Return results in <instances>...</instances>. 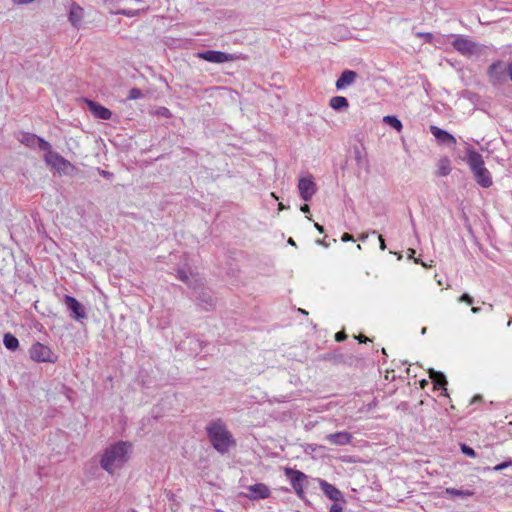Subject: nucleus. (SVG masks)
Listing matches in <instances>:
<instances>
[{
	"instance_id": "obj_2",
	"label": "nucleus",
	"mask_w": 512,
	"mask_h": 512,
	"mask_svg": "<svg viewBox=\"0 0 512 512\" xmlns=\"http://www.w3.org/2000/svg\"><path fill=\"white\" fill-rule=\"evenodd\" d=\"M206 431L212 446L219 453L224 454L228 452L231 447L235 446L232 434L227 430L221 420L211 422L206 427Z\"/></svg>"
},
{
	"instance_id": "obj_27",
	"label": "nucleus",
	"mask_w": 512,
	"mask_h": 512,
	"mask_svg": "<svg viewBox=\"0 0 512 512\" xmlns=\"http://www.w3.org/2000/svg\"><path fill=\"white\" fill-rule=\"evenodd\" d=\"M36 146H38L40 150L44 151L45 154H49V153H53L54 152L52 150L51 144L49 142H47L46 140H44L43 138H41V137H38V141L36 143Z\"/></svg>"
},
{
	"instance_id": "obj_13",
	"label": "nucleus",
	"mask_w": 512,
	"mask_h": 512,
	"mask_svg": "<svg viewBox=\"0 0 512 512\" xmlns=\"http://www.w3.org/2000/svg\"><path fill=\"white\" fill-rule=\"evenodd\" d=\"M89 111L97 118L102 120H109L112 116V113L106 107L96 103L92 100H86Z\"/></svg>"
},
{
	"instance_id": "obj_16",
	"label": "nucleus",
	"mask_w": 512,
	"mask_h": 512,
	"mask_svg": "<svg viewBox=\"0 0 512 512\" xmlns=\"http://www.w3.org/2000/svg\"><path fill=\"white\" fill-rule=\"evenodd\" d=\"M357 78V73L352 70H345L336 81V88L338 90L353 84Z\"/></svg>"
},
{
	"instance_id": "obj_34",
	"label": "nucleus",
	"mask_w": 512,
	"mask_h": 512,
	"mask_svg": "<svg viewBox=\"0 0 512 512\" xmlns=\"http://www.w3.org/2000/svg\"><path fill=\"white\" fill-rule=\"evenodd\" d=\"M330 512H343V509L340 505L335 503L331 506Z\"/></svg>"
},
{
	"instance_id": "obj_40",
	"label": "nucleus",
	"mask_w": 512,
	"mask_h": 512,
	"mask_svg": "<svg viewBox=\"0 0 512 512\" xmlns=\"http://www.w3.org/2000/svg\"><path fill=\"white\" fill-rule=\"evenodd\" d=\"M300 210L304 213H309V206L307 204H304L303 206H301Z\"/></svg>"
},
{
	"instance_id": "obj_25",
	"label": "nucleus",
	"mask_w": 512,
	"mask_h": 512,
	"mask_svg": "<svg viewBox=\"0 0 512 512\" xmlns=\"http://www.w3.org/2000/svg\"><path fill=\"white\" fill-rule=\"evenodd\" d=\"M383 122L400 132L403 128L401 121L395 116H385Z\"/></svg>"
},
{
	"instance_id": "obj_23",
	"label": "nucleus",
	"mask_w": 512,
	"mask_h": 512,
	"mask_svg": "<svg viewBox=\"0 0 512 512\" xmlns=\"http://www.w3.org/2000/svg\"><path fill=\"white\" fill-rule=\"evenodd\" d=\"M450 172H451L450 160L447 157L440 159L438 162L437 174L439 176H447Z\"/></svg>"
},
{
	"instance_id": "obj_42",
	"label": "nucleus",
	"mask_w": 512,
	"mask_h": 512,
	"mask_svg": "<svg viewBox=\"0 0 512 512\" xmlns=\"http://www.w3.org/2000/svg\"><path fill=\"white\" fill-rule=\"evenodd\" d=\"M508 75H509V77H510V79L512 81V62L508 66Z\"/></svg>"
},
{
	"instance_id": "obj_38",
	"label": "nucleus",
	"mask_w": 512,
	"mask_h": 512,
	"mask_svg": "<svg viewBox=\"0 0 512 512\" xmlns=\"http://www.w3.org/2000/svg\"><path fill=\"white\" fill-rule=\"evenodd\" d=\"M378 239H379V242H380V249L384 251L386 249V244H385V241H384L382 235H379Z\"/></svg>"
},
{
	"instance_id": "obj_44",
	"label": "nucleus",
	"mask_w": 512,
	"mask_h": 512,
	"mask_svg": "<svg viewBox=\"0 0 512 512\" xmlns=\"http://www.w3.org/2000/svg\"><path fill=\"white\" fill-rule=\"evenodd\" d=\"M414 254H415V250L414 249H412V248L408 249V257L409 258H413Z\"/></svg>"
},
{
	"instance_id": "obj_32",
	"label": "nucleus",
	"mask_w": 512,
	"mask_h": 512,
	"mask_svg": "<svg viewBox=\"0 0 512 512\" xmlns=\"http://www.w3.org/2000/svg\"><path fill=\"white\" fill-rule=\"evenodd\" d=\"M459 301L460 302H466L467 304L471 305L473 303V298L467 294V293H464L460 298H459Z\"/></svg>"
},
{
	"instance_id": "obj_18",
	"label": "nucleus",
	"mask_w": 512,
	"mask_h": 512,
	"mask_svg": "<svg viewBox=\"0 0 512 512\" xmlns=\"http://www.w3.org/2000/svg\"><path fill=\"white\" fill-rule=\"evenodd\" d=\"M429 377L432 380V382L434 383V387L436 389H444L446 391L445 386L447 384V381H446L445 375L443 373L435 371L433 369H430Z\"/></svg>"
},
{
	"instance_id": "obj_17",
	"label": "nucleus",
	"mask_w": 512,
	"mask_h": 512,
	"mask_svg": "<svg viewBox=\"0 0 512 512\" xmlns=\"http://www.w3.org/2000/svg\"><path fill=\"white\" fill-rule=\"evenodd\" d=\"M320 487L324 494L333 501H337L342 497L341 492L334 485L324 480H320Z\"/></svg>"
},
{
	"instance_id": "obj_47",
	"label": "nucleus",
	"mask_w": 512,
	"mask_h": 512,
	"mask_svg": "<svg viewBox=\"0 0 512 512\" xmlns=\"http://www.w3.org/2000/svg\"><path fill=\"white\" fill-rule=\"evenodd\" d=\"M358 340H359L360 342H366V341L368 340V338H367V337H365V336H362V335H361V336H359V337H358Z\"/></svg>"
},
{
	"instance_id": "obj_50",
	"label": "nucleus",
	"mask_w": 512,
	"mask_h": 512,
	"mask_svg": "<svg viewBox=\"0 0 512 512\" xmlns=\"http://www.w3.org/2000/svg\"><path fill=\"white\" fill-rule=\"evenodd\" d=\"M508 326L512 325V319L507 323Z\"/></svg>"
},
{
	"instance_id": "obj_33",
	"label": "nucleus",
	"mask_w": 512,
	"mask_h": 512,
	"mask_svg": "<svg viewBox=\"0 0 512 512\" xmlns=\"http://www.w3.org/2000/svg\"><path fill=\"white\" fill-rule=\"evenodd\" d=\"M178 278H179L180 280H182L183 282H188V275H187V273H186L185 271H183V270H180V271L178 272Z\"/></svg>"
},
{
	"instance_id": "obj_49",
	"label": "nucleus",
	"mask_w": 512,
	"mask_h": 512,
	"mask_svg": "<svg viewBox=\"0 0 512 512\" xmlns=\"http://www.w3.org/2000/svg\"><path fill=\"white\" fill-rule=\"evenodd\" d=\"M284 209H285V206L282 203H280L279 204V210H284Z\"/></svg>"
},
{
	"instance_id": "obj_39",
	"label": "nucleus",
	"mask_w": 512,
	"mask_h": 512,
	"mask_svg": "<svg viewBox=\"0 0 512 512\" xmlns=\"http://www.w3.org/2000/svg\"><path fill=\"white\" fill-rule=\"evenodd\" d=\"M15 4L23 5V4H29L33 2L34 0H12Z\"/></svg>"
},
{
	"instance_id": "obj_14",
	"label": "nucleus",
	"mask_w": 512,
	"mask_h": 512,
	"mask_svg": "<svg viewBox=\"0 0 512 512\" xmlns=\"http://www.w3.org/2000/svg\"><path fill=\"white\" fill-rule=\"evenodd\" d=\"M68 19L73 27L79 29L84 19V10L76 3H72L69 10Z\"/></svg>"
},
{
	"instance_id": "obj_5",
	"label": "nucleus",
	"mask_w": 512,
	"mask_h": 512,
	"mask_svg": "<svg viewBox=\"0 0 512 512\" xmlns=\"http://www.w3.org/2000/svg\"><path fill=\"white\" fill-rule=\"evenodd\" d=\"M45 162L62 174H70L75 167L59 153L53 152L44 155Z\"/></svg>"
},
{
	"instance_id": "obj_48",
	"label": "nucleus",
	"mask_w": 512,
	"mask_h": 512,
	"mask_svg": "<svg viewBox=\"0 0 512 512\" xmlns=\"http://www.w3.org/2000/svg\"><path fill=\"white\" fill-rule=\"evenodd\" d=\"M287 242H288V244H290L292 246H296V243L292 238H289Z\"/></svg>"
},
{
	"instance_id": "obj_4",
	"label": "nucleus",
	"mask_w": 512,
	"mask_h": 512,
	"mask_svg": "<svg viewBox=\"0 0 512 512\" xmlns=\"http://www.w3.org/2000/svg\"><path fill=\"white\" fill-rule=\"evenodd\" d=\"M453 38L451 42L456 51L465 56H470L478 52V44L463 35H450Z\"/></svg>"
},
{
	"instance_id": "obj_30",
	"label": "nucleus",
	"mask_w": 512,
	"mask_h": 512,
	"mask_svg": "<svg viewBox=\"0 0 512 512\" xmlns=\"http://www.w3.org/2000/svg\"><path fill=\"white\" fill-rule=\"evenodd\" d=\"M510 466H512V460H511V459H508L507 461H504V462H502V463H500V464H498V465L494 466L492 469H493L494 471H497V472H498V471H502V470H504V469H506V468H508V467H510Z\"/></svg>"
},
{
	"instance_id": "obj_31",
	"label": "nucleus",
	"mask_w": 512,
	"mask_h": 512,
	"mask_svg": "<svg viewBox=\"0 0 512 512\" xmlns=\"http://www.w3.org/2000/svg\"><path fill=\"white\" fill-rule=\"evenodd\" d=\"M461 450L466 456H469L471 458H474L476 456L475 451L469 446L462 445Z\"/></svg>"
},
{
	"instance_id": "obj_43",
	"label": "nucleus",
	"mask_w": 512,
	"mask_h": 512,
	"mask_svg": "<svg viewBox=\"0 0 512 512\" xmlns=\"http://www.w3.org/2000/svg\"><path fill=\"white\" fill-rule=\"evenodd\" d=\"M316 243L318 245H321V246H324V247H328V244L324 240H317Z\"/></svg>"
},
{
	"instance_id": "obj_24",
	"label": "nucleus",
	"mask_w": 512,
	"mask_h": 512,
	"mask_svg": "<svg viewBox=\"0 0 512 512\" xmlns=\"http://www.w3.org/2000/svg\"><path fill=\"white\" fill-rule=\"evenodd\" d=\"M445 493L454 497H471L474 495V492L471 490H461L455 488H446Z\"/></svg>"
},
{
	"instance_id": "obj_19",
	"label": "nucleus",
	"mask_w": 512,
	"mask_h": 512,
	"mask_svg": "<svg viewBox=\"0 0 512 512\" xmlns=\"http://www.w3.org/2000/svg\"><path fill=\"white\" fill-rule=\"evenodd\" d=\"M249 490L254 494L255 499H265L269 496V488L262 483H258L249 487Z\"/></svg>"
},
{
	"instance_id": "obj_9",
	"label": "nucleus",
	"mask_w": 512,
	"mask_h": 512,
	"mask_svg": "<svg viewBox=\"0 0 512 512\" xmlns=\"http://www.w3.org/2000/svg\"><path fill=\"white\" fill-rule=\"evenodd\" d=\"M284 473L289 478L291 486L293 487L297 496L299 498H303V496H304L303 483L307 479V475L299 470H294L292 468H285Z\"/></svg>"
},
{
	"instance_id": "obj_21",
	"label": "nucleus",
	"mask_w": 512,
	"mask_h": 512,
	"mask_svg": "<svg viewBox=\"0 0 512 512\" xmlns=\"http://www.w3.org/2000/svg\"><path fill=\"white\" fill-rule=\"evenodd\" d=\"M329 105L332 109L340 111L348 108V100L343 96H334L330 99Z\"/></svg>"
},
{
	"instance_id": "obj_37",
	"label": "nucleus",
	"mask_w": 512,
	"mask_h": 512,
	"mask_svg": "<svg viewBox=\"0 0 512 512\" xmlns=\"http://www.w3.org/2000/svg\"><path fill=\"white\" fill-rule=\"evenodd\" d=\"M159 114L165 117H169L171 115L167 108H161Z\"/></svg>"
},
{
	"instance_id": "obj_28",
	"label": "nucleus",
	"mask_w": 512,
	"mask_h": 512,
	"mask_svg": "<svg viewBox=\"0 0 512 512\" xmlns=\"http://www.w3.org/2000/svg\"><path fill=\"white\" fill-rule=\"evenodd\" d=\"M143 96V93L140 89L138 88H132L130 91H129V94H128V99L129 100H136V99H139Z\"/></svg>"
},
{
	"instance_id": "obj_8",
	"label": "nucleus",
	"mask_w": 512,
	"mask_h": 512,
	"mask_svg": "<svg viewBox=\"0 0 512 512\" xmlns=\"http://www.w3.org/2000/svg\"><path fill=\"white\" fill-rule=\"evenodd\" d=\"M197 58L203 59L205 61L211 62V63H217L222 64L226 62L235 61L238 59V57L234 54L225 53L222 51H216V50H207L198 52L196 54Z\"/></svg>"
},
{
	"instance_id": "obj_26",
	"label": "nucleus",
	"mask_w": 512,
	"mask_h": 512,
	"mask_svg": "<svg viewBox=\"0 0 512 512\" xmlns=\"http://www.w3.org/2000/svg\"><path fill=\"white\" fill-rule=\"evenodd\" d=\"M141 9H132V8H122V9H118V10H110L109 12L111 14H120V15H124V16H127V17H134L136 15H138V13L140 12Z\"/></svg>"
},
{
	"instance_id": "obj_45",
	"label": "nucleus",
	"mask_w": 512,
	"mask_h": 512,
	"mask_svg": "<svg viewBox=\"0 0 512 512\" xmlns=\"http://www.w3.org/2000/svg\"><path fill=\"white\" fill-rule=\"evenodd\" d=\"M471 311L472 313L477 314L481 311V309L479 307H472Z\"/></svg>"
},
{
	"instance_id": "obj_6",
	"label": "nucleus",
	"mask_w": 512,
	"mask_h": 512,
	"mask_svg": "<svg viewBox=\"0 0 512 512\" xmlns=\"http://www.w3.org/2000/svg\"><path fill=\"white\" fill-rule=\"evenodd\" d=\"M29 356L33 361L36 362H50L53 363L56 361V356L50 349V347L42 344L35 343L29 349Z\"/></svg>"
},
{
	"instance_id": "obj_35",
	"label": "nucleus",
	"mask_w": 512,
	"mask_h": 512,
	"mask_svg": "<svg viewBox=\"0 0 512 512\" xmlns=\"http://www.w3.org/2000/svg\"><path fill=\"white\" fill-rule=\"evenodd\" d=\"M341 240H342L343 242L353 241V236H352V235H350L349 233H344V234L342 235Z\"/></svg>"
},
{
	"instance_id": "obj_22",
	"label": "nucleus",
	"mask_w": 512,
	"mask_h": 512,
	"mask_svg": "<svg viewBox=\"0 0 512 512\" xmlns=\"http://www.w3.org/2000/svg\"><path fill=\"white\" fill-rule=\"evenodd\" d=\"M3 344L8 350H11V351H15L19 347L18 339L11 333L4 334Z\"/></svg>"
},
{
	"instance_id": "obj_36",
	"label": "nucleus",
	"mask_w": 512,
	"mask_h": 512,
	"mask_svg": "<svg viewBox=\"0 0 512 512\" xmlns=\"http://www.w3.org/2000/svg\"><path fill=\"white\" fill-rule=\"evenodd\" d=\"M346 338V335L344 332H338L336 333L335 335V339L336 341L340 342V341H343L344 339Z\"/></svg>"
},
{
	"instance_id": "obj_46",
	"label": "nucleus",
	"mask_w": 512,
	"mask_h": 512,
	"mask_svg": "<svg viewBox=\"0 0 512 512\" xmlns=\"http://www.w3.org/2000/svg\"><path fill=\"white\" fill-rule=\"evenodd\" d=\"M367 238H368V234H367V233H364V234H362V235L359 237V239H360L361 241H365Z\"/></svg>"
},
{
	"instance_id": "obj_1",
	"label": "nucleus",
	"mask_w": 512,
	"mask_h": 512,
	"mask_svg": "<svg viewBox=\"0 0 512 512\" xmlns=\"http://www.w3.org/2000/svg\"><path fill=\"white\" fill-rule=\"evenodd\" d=\"M130 444L127 442H117L107 447L100 459V466L109 474L123 467L129 459Z\"/></svg>"
},
{
	"instance_id": "obj_3",
	"label": "nucleus",
	"mask_w": 512,
	"mask_h": 512,
	"mask_svg": "<svg viewBox=\"0 0 512 512\" xmlns=\"http://www.w3.org/2000/svg\"><path fill=\"white\" fill-rule=\"evenodd\" d=\"M466 160L477 184L483 188L490 187L492 185V176L484 166L482 155L474 149H467Z\"/></svg>"
},
{
	"instance_id": "obj_11",
	"label": "nucleus",
	"mask_w": 512,
	"mask_h": 512,
	"mask_svg": "<svg viewBox=\"0 0 512 512\" xmlns=\"http://www.w3.org/2000/svg\"><path fill=\"white\" fill-rule=\"evenodd\" d=\"M64 303L71 311L73 319L80 321L86 318V312L83 305L72 296H65Z\"/></svg>"
},
{
	"instance_id": "obj_41",
	"label": "nucleus",
	"mask_w": 512,
	"mask_h": 512,
	"mask_svg": "<svg viewBox=\"0 0 512 512\" xmlns=\"http://www.w3.org/2000/svg\"><path fill=\"white\" fill-rule=\"evenodd\" d=\"M315 228L320 232V233H323L324 232V228L323 226H321L320 224L318 223H315L314 224Z\"/></svg>"
},
{
	"instance_id": "obj_20",
	"label": "nucleus",
	"mask_w": 512,
	"mask_h": 512,
	"mask_svg": "<svg viewBox=\"0 0 512 512\" xmlns=\"http://www.w3.org/2000/svg\"><path fill=\"white\" fill-rule=\"evenodd\" d=\"M17 139L23 145H25L29 148H33L36 146V143L38 141V136L35 134H32V133H28V132H21V133H19Z\"/></svg>"
},
{
	"instance_id": "obj_29",
	"label": "nucleus",
	"mask_w": 512,
	"mask_h": 512,
	"mask_svg": "<svg viewBox=\"0 0 512 512\" xmlns=\"http://www.w3.org/2000/svg\"><path fill=\"white\" fill-rule=\"evenodd\" d=\"M416 36L418 38H421L423 39L425 42L427 43H432L433 40H434V36L433 34L429 33V32H417L416 33Z\"/></svg>"
},
{
	"instance_id": "obj_15",
	"label": "nucleus",
	"mask_w": 512,
	"mask_h": 512,
	"mask_svg": "<svg viewBox=\"0 0 512 512\" xmlns=\"http://www.w3.org/2000/svg\"><path fill=\"white\" fill-rule=\"evenodd\" d=\"M430 130L432 135L436 138L438 142L446 144L448 146H453L456 144V138L449 132L440 129L436 126H431Z\"/></svg>"
},
{
	"instance_id": "obj_12",
	"label": "nucleus",
	"mask_w": 512,
	"mask_h": 512,
	"mask_svg": "<svg viewBox=\"0 0 512 512\" xmlns=\"http://www.w3.org/2000/svg\"><path fill=\"white\" fill-rule=\"evenodd\" d=\"M325 439L332 445L344 446L351 442L352 434L347 431H339L336 433L327 434Z\"/></svg>"
},
{
	"instance_id": "obj_7",
	"label": "nucleus",
	"mask_w": 512,
	"mask_h": 512,
	"mask_svg": "<svg viewBox=\"0 0 512 512\" xmlns=\"http://www.w3.org/2000/svg\"><path fill=\"white\" fill-rule=\"evenodd\" d=\"M487 75L492 85H502L507 81L508 67H505L500 61L495 62L489 66Z\"/></svg>"
},
{
	"instance_id": "obj_10",
	"label": "nucleus",
	"mask_w": 512,
	"mask_h": 512,
	"mask_svg": "<svg viewBox=\"0 0 512 512\" xmlns=\"http://www.w3.org/2000/svg\"><path fill=\"white\" fill-rule=\"evenodd\" d=\"M298 190L304 201H310L317 191L316 184L311 175L302 177L298 181Z\"/></svg>"
}]
</instances>
